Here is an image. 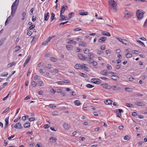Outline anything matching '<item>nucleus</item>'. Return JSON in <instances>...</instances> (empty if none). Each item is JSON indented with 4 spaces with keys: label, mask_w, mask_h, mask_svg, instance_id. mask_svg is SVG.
I'll use <instances>...</instances> for the list:
<instances>
[{
    "label": "nucleus",
    "mask_w": 147,
    "mask_h": 147,
    "mask_svg": "<svg viewBox=\"0 0 147 147\" xmlns=\"http://www.w3.org/2000/svg\"><path fill=\"white\" fill-rule=\"evenodd\" d=\"M105 45H102L100 47V49L102 50H104L105 49Z\"/></svg>",
    "instance_id": "obj_62"
},
{
    "label": "nucleus",
    "mask_w": 147,
    "mask_h": 147,
    "mask_svg": "<svg viewBox=\"0 0 147 147\" xmlns=\"http://www.w3.org/2000/svg\"><path fill=\"white\" fill-rule=\"evenodd\" d=\"M108 2L109 5L111 6V8L113 9V11L116 12L118 9L117 3L114 0H109Z\"/></svg>",
    "instance_id": "obj_2"
},
{
    "label": "nucleus",
    "mask_w": 147,
    "mask_h": 147,
    "mask_svg": "<svg viewBox=\"0 0 147 147\" xmlns=\"http://www.w3.org/2000/svg\"><path fill=\"white\" fill-rule=\"evenodd\" d=\"M111 78L114 80H117L119 79V77L117 76H111Z\"/></svg>",
    "instance_id": "obj_22"
},
{
    "label": "nucleus",
    "mask_w": 147,
    "mask_h": 147,
    "mask_svg": "<svg viewBox=\"0 0 147 147\" xmlns=\"http://www.w3.org/2000/svg\"><path fill=\"white\" fill-rule=\"evenodd\" d=\"M65 7L67 8V7L66 5L65 6L64 5H63L60 11V16H63V15H62V14L65 11Z\"/></svg>",
    "instance_id": "obj_7"
},
{
    "label": "nucleus",
    "mask_w": 147,
    "mask_h": 147,
    "mask_svg": "<svg viewBox=\"0 0 147 147\" xmlns=\"http://www.w3.org/2000/svg\"><path fill=\"white\" fill-rule=\"evenodd\" d=\"M58 112L57 111H53L52 113V114L54 116L57 115H58Z\"/></svg>",
    "instance_id": "obj_50"
},
{
    "label": "nucleus",
    "mask_w": 147,
    "mask_h": 147,
    "mask_svg": "<svg viewBox=\"0 0 147 147\" xmlns=\"http://www.w3.org/2000/svg\"><path fill=\"white\" fill-rule=\"evenodd\" d=\"M125 56L127 58H129L132 57V55L131 53H128L125 55Z\"/></svg>",
    "instance_id": "obj_36"
},
{
    "label": "nucleus",
    "mask_w": 147,
    "mask_h": 147,
    "mask_svg": "<svg viewBox=\"0 0 147 147\" xmlns=\"http://www.w3.org/2000/svg\"><path fill=\"white\" fill-rule=\"evenodd\" d=\"M48 42L47 41V40H45V41H44L42 43V45H47L48 43Z\"/></svg>",
    "instance_id": "obj_59"
},
{
    "label": "nucleus",
    "mask_w": 147,
    "mask_h": 147,
    "mask_svg": "<svg viewBox=\"0 0 147 147\" xmlns=\"http://www.w3.org/2000/svg\"><path fill=\"white\" fill-rule=\"evenodd\" d=\"M101 85L104 88L106 89H111L110 86L107 83H104L101 84Z\"/></svg>",
    "instance_id": "obj_6"
},
{
    "label": "nucleus",
    "mask_w": 147,
    "mask_h": 147,
    "mask_svg": "<svg viewBox=\"0 0 147 147\" xmlns=\"http://www.w3.org/2000/svg\"><path fill=\"white\" fill-rule=\"evenodd\" d=\"M24 127L25 128H29L30 127V123L29 122H27L25 123L24 125Z\"/></svg>",
    "instance_id": "obj_24"
},
{
    "label": "nucleus",
    "mask_w": 147,
    "mask_h": 147,
    "mask_svg": "<svg viewBox=\"0 0 147 147\" xmlns=\"http://www.w3.org/2000/svg\"><path fill=\"white\" fill-rule=\"evenodd\" d=\"M131 136L129 135H127L125 136L124 137V139L125 140H129Z\"/></svg>",
    "instance_id": "obj_31"
},
{
    "label": "nucleus",
    "mask_w": 147,
    "mask_h": 147,
    "mask_svg": "<svg viewBox=\"0 0 147 147\" xmlns=\"http://www.w3.org/2000/svg\"><path fill=\"white\" fill-rule=\"evenodd\" d=\"M86 65L84 64V66L83 65V67H82V69L86 71H88V67H87L86 66Z\"/></svg>",
    "instance_id": "obj_34"
},
{
    "label": "nucleus",
    "mask_w": 147,
    "mask_h": 147,
    "mask_svg": "<svg viewBox=\"0 0 147 147\" xmlns=\"http://www.w3.org/2000/svg\"><path fill=\"white\" fill-rule=\"evenodd\" d=\"M129 12H128L127 10H126L124 12L125 15V17L127 18H129L131 16Z\"/></svg>",
    "instance_id": "obj_13"
},
{
    "label": "nucleus",
    "mask_w": 147,
    "mask_h": 147,
    "mask_svg": "<svg viewBox=\"0 0 147 147\" xmlns=\"http://www.w3.org/2000/svg\"><path fill=\"white\" fill-rule=\"evenodd\" d=\"M50 92L51 93H53V94H55L56 92L55 90H54V89H52V88L50 90Z\"/></svg>",
    "instance_id": "obj_60"
},
{
    "label": "nucleus",
    "mask_w": 147,
    "mask_h": 147,
    "mask_svg": "<svg viewBox=\"0 0 147 147\" xmlns=\"http://www.w3.org/2000/svg\"><path fill=\"white\" fill-rule=\"evenodd\" d=\"M137 41L139 43H140V44H141V45L143 47H145V45L143 42H141V41H140V40H138Z\"/></svg>",
    "instance_id": "obj_42"
},
{
    "label": "nucleus",
    "mask_w": 147,
    "mask_h": 147,
    "mask_svg": "<svg viewBox=\"0 0 147 147\" xmlns=\"http://www.w3.org/2000/svg\"><path fill=\"white\" fill-rule=\"evenodd\" d=\"M90 50L87 48H85L84 50V53L87 54L89 52Z\"/></svg>",
    "instance_id": "obj_53"
},
{
    "label": "nucleus",
    "mask_w": 147,
    "mask_h": 147,
    "mask_svg": "<svg viewBox=\"0 0 147 147\" xmlns=\"http://www.w3.org/2000/svg\"><path fill=\"white\" fill-rule=\"evenodd\" d=\"M15 64V63L14 62H11L10 64H8L7 65V67H10Z\"/></svg>",
    "instance_id": "obj_44"
},
{
    "label": "nucleus",
    "mask_w": 147,
    "mask_h": 147,
    "mask_svg": "<svg viewBox=\"0 0 147 147\" xmlns=\"http://www.w3.org/2000/svg\"><path fill=\"white\" fill-rule=\"evenodd\" d=\"M11 17L10 16H9L6 20V22L5 23V25H7L8 24V23L7 22H8L10 20Z\"/></svg>",
    "instance_id": "obj_35"
},
{
    "label": "nucleus",
    "mask_w": 147,
    "mask_h": 147,
    "mask_svg": "<svg viewBox=\"0 0 147 147\" xmlns=\"http://www.w3.org/2000/svg\"><path fill=\"white\" fill-rule=\"evenodd\" d=\"M84 64L82 63V64L80 65L79 64H77L74 66V67L77 69H82L83 65H84Z\"/></svg>",
    "instance_id": "obj_5"
},
{
    "label": "nucleus",
    "mask_w": 147,
    "mask_h": 147,
    "mask_svg": "<svg viewBox=\"0 0 147 147\" xmlns=\"http://www.w3.org/2000/svg\"><path fill=\"white\" fill-rule=\"evenodd\" d=\"M9 117L6 118L5 119V126L4 128V129L6 128V127L8 126V121H9Z\"/></svg>",
    "instance_id": "obj_17"
},
{
    "label": "nucleus",
    "mask_w": 147,
    "mask_h": 147,
    "mask_svg": "<svg viewBox=\"0 0 147 147\" xmlns=\"http://www.w3.org/2000/svg\"><path fill=\"white\" fill-rule=\"evenodd\" d=\"M74 13L73 12H71L68 14V17L69 19H70L72 16H74Z\"/></svg>",
    "instance_id": "obj_39"
},
{
    "label": "nucleus",
    "mask_w": 147,
    "mask_h": 147,
    "mask_svg": "<svg viewBox=\"0 0 147 147\" xmlns=\"http://www.w3.org/2000/svg\"><path fill=\"white\" fill-rule=\"evenodd\" d=\"M58 71V69H55L52 71H51V72L53 73V72L56 73Z\"/></svg>",
    "instance_id": "obj_58"
},
{
    "label": "nucleus",
    "mask_w": 147,
    "mask_h": 147,
    "mask_svg": "<svg viewBox=\"0 0 147 147\" xmlns=\"http://www.w3.org/2000/svg\"><path fill=\"white\" fill-rule=\"evenodd\" d=\"M100 74L102 75L107 76L108 75V72L106 70H102L101 71Z\"/></svg>",
    "instance_id": "obj_12"
},
{
    "label": "nucleus",
    "mask_w": 147,
    "mask_h": 147,
    "mask_svg": "<svg viewBox=\"0 0 147 147\" xmlns=\"http://www.w3.org/2000/svg\"><path fill=\"white\" fill-rule=\"evenodd\" d=\"M135 104L139 106H143L144 105V104L142 102H135Z\"/></svg>",
    "instance_id": "obj_25"
},
{
    "label": "nucleus",
    "mask_w": 147,
    "mask_h": 147,
    "mask_svg": "<svg viewBox=\"0 0 147 147\" xmlns=\"http://www.w3.org/2000/svg\"><path fill=\"white\" fill-rule=\"evenodd\" d=\"M107 69L110 70L112 69V67L111 65H109V64H108L107 66Z\"/></svg>",
    "instance_id": "obj_54"
},
{
    "label": "nucleus",
    "mask_w": 147,
    "mask_h": 147,
    "mask_svg": "<svg viewBox=\"0 0 147 147\" xmlns=\"http://www.w3.org/2000/svg\"><path fill=\"white\" fill-rule=\"evenodd\" d=\"M49 17V13L47 12L46 13H45L44 15V20L45 21H47L48 20Z\"/></svg>",
    "instance_id": "obj_10"
},
{
    "label": "nucleus",
    "mask_w": 147,
    "mask_h": 147,
    "mask_svg": "<svg viewBox=\"0 0 147 147\" xmlns=\"http://www.w3.org/2000/svg\"><path fill=\"white\" fill-rule=\"evenodd\" d=\"M86 86L88 88H91L94 87V86L90 84H88L86 85Z\"/></svg>",
    "instance_id": "obj_40"
},
{
    "label": "nucleus",
    "mask_w": 147,
    "mask_h": 147,
    "mask_svg": "<svg viewBox=\"0 0 147 147\" xmlns=\"http://www.w3.org/2000/svg\"><path fill=\"white\" fill-rule=\"evenodd\" d=\"M78 12L79 14L82 16L86 15L88 14V12L87 11L84 12V11L82 10H79Z\"/></svg>",
    "instance_id": "obj_8"
},
{
    "label": "nucleus",
    "mask_w": 147,
    "mask_h": 147,
    "mask_svg": "<svg viewBox=\"0 0 147 147\" xmlns=\"http://www.w3.org/2000/svg\"><path fill=\"white\" fill-rule=\"evenodd\" d=\"M125 90L127 92H130L132 91L131 89L129 88H125Z\"/></svg>",
    "instance_id": "obj_47"
},
{
    "label": "nucleus",
    "mask_w": 147,
    "mask_h": 147,
    "mask_svg": "<svg viewBox=\"0 0 147 147\" xmlns=\"http://www.w3.org/2000/svg\"><path fill=\"white\" fill-rule=\"evenodd\" d=\"M101 34L107 36H110L111 34L109 33L106 31H103L101 32Z\"/></svg>",
    "instance_id": "obj_21"
},
{
    "label": "nucleus",
    "mask_w": 147,
    "mask_h": 147,
    "mask_svg": "<svg viewBox=\"0 0 147 147\" xmlns=\"http://www.w3.org/2000/svg\"><path fill=\"white\" fill-rule=\"evenodd\" d=\"M51 21H52L54 19H55V18H54L55 17V15L53 13H51Z\"/></svg>",
    "instance_id": "obj_29"
},
{
    "label": "nucleus",
    "mask_w": 147,
    "mask_h": 147,
    "mask_svg": "<svg viewBox=\"0 0 147 147\" xmlns=\"http://www.w3.org/2000/svg\"><path fill=\"white\" fill-rule=\"evenodd\" d=\"M20 47L18 46H16L14 48V51L15 52H16L18 51L20 49Z\"/></svg>",
    "instance_id": "obj_33"
},
{
    "label": "nucleus",
    "mask_w": 147,
    "mask_h": 147,
    "mask_svg": "<svg viewBox=\"0 0 147 147\" xmlns=\"http://www.w3.org/2000/svg\"><path fill=\"white\" fill-rule=\"evenodd\" d=\"M67 49L71 51L72 50V46L71 45H66Z\"/></svg>",
    "instance_id": "obj_26"
},
{
    "label": "nucleus",
    "mask_w": 147,
    "mask_h": 147,
    "mask_svg": "<svg viewBox=\"0 0 147 147\" xmlns=\"http://www.w3.org/2000/svg\"><path fill=\"white\" fill-rule=\"evenodd\" d=\"M31 84L33 87H34L36 86L37 83L34 81H32L31 82Z\"/></svg>",
    "instance_id": "obj_38"
},
{
    "label": "nucleus",
    "mask_w": 147,
    "mask_h": 147,
    "mask_svg": "<svg viewBox=\"0 0 147 147\" xmlns=\"http://www.w3.org/2000/svg\"><path fill=\"white\" fill-rule=\"evenodd\" d=\"M107 38L106 37H101L98 40V41L99 42H104L106 40Z\"/></svg>",
    "instance_id": "obj_20"
},
{
    "label": "nucleus",
    "mask_w": 147,
    "mask_h": 147,
    "mask_svg": "<svg viewBox=\"0 0 147 147\" xmlns=\"http://www.w3.org/2000/svg\"><path fill=\"white\" fill-rule=\"evenodd\" d=\"M36 16H32V21L33 22L35 21V20H36Z\"/></svg>",
    "instance_id": "obj_57"
},
{
    "label": "nucleus",
    "mask_w": 147,
    "mask_h": 147,
    "mask_svg": "<svg viewBox=\"0 0 147 147\" xmlns=\"http://www.w3.org/2000/svg\"><path fill=\"white\" fill-rule=\"evenodd\" d=\"M111 88H112L114 90H119L120 88L116 85H113L110 86Z\"/></svg>",
    "instance_id": "obj_16"
},
{
    "label": "nucleus",
    "mask_w": 147,
    "mask_h": 147,
    "mask_svg": "<svg viewBox=\"0 0 147 147\" xmlns=\"http://www.w3.org/2000/svg\"><path fill=\"white\" fill-rule=\"evenodd\" d=\"M26 117H27V118H29L28 116L27 115L25 116H23V117H22V120L23 121H25L26 119Z\"/></svg>",
    "instance_id": "obj_52"
},
{
    "label": "nucleus",
    "mask_w": 147,
    "mask_h": 147,
    "mask_svg": "<svg viewBox=\"0 0 147 147\" xmlns=\"http://www.w3.org/2000/svg\"><path fill=\"white\" fill-rule=\"evenodd\" d=\"M50 60L52 61L55 62L57 60V59L54 57L50 58Z\"/></svg>",
    "instance_id": "obj_48"
},
{
    "label": "nucleus",
    "mask_w": 147,
    "mask_h": 147,
    "mask_svg": "<svg viewBox=\"0 0 147 147\" xmlns=\"http://www.w3.org/2000/svg\"><path fill=\"white\" fill-rule=\"evenodd\" d=\"M19 0H15V2L12 4L11 7V15L12 17L14 16V13L17 8L19 4Z\"/></svg>",
    "instance_id": "obj_1"
},
{
    "label": "nucleus",
    "mask_w": 147,
    "mask_h": 147,
    "mask_svg": "<svg viewBox=\"0 0 147 147\" xmlns=\"http://www.w3.org/2000/svg\"><path fill=\"white\" fill-rule=\"evenodd\" d=\"M34 10V8H32L30 11V15H32L33 14V11Z\"/></svg>",
    "instance_id": "obj_55"
},
{
    "label": "nucleus",
    "mask_w": 147,
    "mask_h": 147,
    "mask_svg": "<svg viewBox=\"0 0 147 147\" xmlns=\"http://www.w3.org/2000/svg\"><path fill=\"white\" fill-rule=\"evenodd\" d=\"M57 140V139L56 138H54L53 137H51L50 139V142L54 143Z\"/></svg>",
    "instance_id": "obj_28"
},
{
    "label": "nucleus",
    "mask_w": 147,
    "mask_h": 147,
    "mask_svg": "<svg viewBox=\"0 0 147 147\" xmlns=\"http://www.w3.org/2000/svg\"><path fill=\"white\" fill-rule=\"evenodd\" d=\"M39 85L40 86H43L44 85V83L42 81H39L38 82Z\"/></svg>",
    "instance_id": "obj_46"
},
{
    "label": "nucleus",
    "mask_w": 147,
    "mask_h": 147,
    "mask_svg": "<svg viewBox=\"0 0 147 147\" xmlns=\"http://www.w3.org/2000/svg\"><path fill=\"white\" fill-rule=\"evenodd\" d=\"M5 73H6V74H1L0 75V76L1 77H3V76L6 77V76H7L8 75V73L7 72H5Z\"/></svg>",
    "instance_id": "obj_51"
},
{
    "label": "nucleus",
    "mask_w": 147,
    "mask_h": 147,
    "mask_svg": "<svg viewBox=\"0 0 147 147\" xmlns=\"http://www.w3.org/2000/svg\"><path fill=\"white\" fill-rule=\"evenodd\" d=\"M79 45L85 47L86 46V43L84 42L80 41L79 42Z\"/></svg>",
    "instance_id": "obj_18"
},
{
    "label": "nucleus",
    "mask_w": 147,
    "mask_h": 147,
    "mask_svg": "<svg viewBox=\"0 0 147 147\" xmlns=\"http://www.w3.org/2000/svg\"><path fill=\"white\" fill-rule=\"evenodd\" d=\"M14 127L17 129L20 128L21 129L22 128L21 127V124L20 123L18 122L16 123L15 125L14 126Z\"/></svg>",
    "instance_id": "obj_15"
},
{
    "label": "nucleus",
    "mask_w": 147,
    "mask_h": 147,
    "mask_svg": "<svg viewBox=\"0 0 147 147\" xmlns=\"http://www.w3.org/2000/svg\"><path fill=\"white\" fill-rule=\"evenodd\" d=\"M5 39V38H2L0 40V46H1L3 43L4 42V41Z\"/></svg>",
    "instance_id": "obj_41"
},
{
    "label": "nucleus",
    "mask_w": 147,
    "mask_h": 147,
    "mask_svg": "<svg viewBox=\"0 0 147 147\" xmlns=\"http://www.w3.org/2000/svg\"><path fill=\"white\" fill-rule=\"evenodd\" d=\"M125 105L129 107L132 108L133 107V105L130 103H126Z\"/></svg>",
    "instance_id": "obj_37"
},
{
    "label": "nucleus",
    "mask_w": 147,
    "mask_h": 147,
    "mask_svg": "<svg viewBox=\"0 0 147 147\" xmlns=\"http://www.w3.org/2000/svg\"><path fill=\"white\" fill-rule=\"evenodd\" d=\"M136 14L138 20H141L143 17L144 13L141 10H138L136 12Z\"/></svg>",
    "instance_id": "obj_3"
},
{
    "label": "nucleus",
    "mask_w": 147,
    "mask_h": 147,
    "mask_svg": "<svg viewBox=\"0 0 147 147\" xmlns=\"http://www.w3.org/2000/svg\"><path fill=\"white\" fill-rule=\"evenodd\" d=\"M39 71L40 73L43 74L45 73V71L44 69H40Z\"/></svg>",
    "instance_id": "obj_64"
},
{
    "label": "nucleus",
    "mask_w": 147,
    "mask_h": 147,
    "mask_svg": "<svg viewBox=\"0 0 147 147\" xmlns=\"http://www.w3.org/2000/svg\"><path fill=\"white\" fill-rule=\"evenodd\" d=\"M49 107L50 108L54 109L56 107V106H55L53 104H50L49 105Z\"/></svg>",
    "instance_id": "obj_49"
},
{
    "label": "nucleus",
    "mask_w": 147,
    "mask_h": 147,
    "mask_svg": "<svg viewBox=\"0 0 147 147\" xmlns=\"http://www.w3.org/2000/svg\"><path fill=\"white\" fill-rule=\"evenodd\" d=\"M75 105L76 106H79L81 104V103L78 100H76L74 101Z\"/></svg>",
    "instance_id": "obj_30"
},
{
    "label": "nucleus",
    "mask_w": 147,
    "mask_h": 147,
    "mask_svg": "<svg viewBox=\"0 0 147 147\" xmlns=\"http://www.w3.org/2000/svg\"><path fill=\"white\" fill-rule=\"evenodd\" d=\"M31 56L29 55L28 56L27 59L26 60L24 64L23 65V67H25L27 65V64L28 63L30 59L31 58Z\"/></svg>",
    "instance_id": "obj_11"
},
{
    "label": "nucleus",
    "mask_w": 147,
    "mask_h": 147,
    "mask_svg": "<svg viewBox=\"0 0 147 147\" xmlns=\"http://www.w3.org/2000/svg\"><path fill=\"white\" fill-rule=\"evenodd\" d=\"M60 18L59 19V20L60 21H62L64 20H67L69 19L66 16H64L63 15V16H60Z\"/></svg>",
    "instance_id": "obj_14"
},
{
    "label": "nucleus",
    "mask_w": 147,
    "mask_h": 147,
    "mask_svg": "<svg viewBox=\"0 0 147 147\" xmlns=\"http://www.w3.org/2000/svg\"><path fill=\"white\" fill-rule=\"evenodd\" d=\"M57 83L59 84H63V81H57L56 82Z\"/></svg>",
    "instance_id": "obj_63"
},
{
    "label": "nucleus",
    "mask_w": 147,
    "mask_h": 147,
    "mask_svg": "<svg viewBox=\"0 0 147 147\" xmlns=\"http://www.w3.org/2000/svg\"><path fill=\"white\" fill-rule=\"evenodd\" d=\"M78 57L81 60H84L85 61L86 60V57L84 56L83 55L80 54H78Z\"/></svg>",
    "instance_id": "obj_9"
},
{
    "label": "nucleus",
    "mask_w": 147,
    "mask_h": 147,
    "mask_svg": "<svg viewBox=\"0 0 147 147\" xmlns=\"http://www.w3.org/2000/svg\"><path fill=\"white\" fill-rule=\"evenodd\" d=\"M35 27V25L33 24L31 25L30 26L29 28H28V30H31L33 29Z\"/></svg>",
    "instance_id": "obj_43"
},
{
    "label": "nucleus",
    "mask_w": 147,
    "mask_h": 147,
    "mask_svg": "<svg viewBox=\"0 0 147 147\" xmlns=\"http://www.w3.org/2000/svg\"><path fill=\"white\" fill-rule=\"evenodd\" d=\"M63 127L65 129H68L70 127V126L67 123H65L63 125Z\"/></svg>",
    "instance_id": "obj_23"
},
{
    "label": "nucleus",
    "mask_w": 147,
    "mask_h": 147,
    "mask_svg": "<svg viewBox=\"0 0 147 147\" xmlns=\"http://www.w3.org/2000/svg\"><path fill=\"white\" fill-rule=\"evenodd\" d=\"M86 60L88 61V62L90 63H92L94 61V60L92 58L87 59Z\"/></svg>",
    "instance_id": "obj_32"
},
{
    "label": "nucleus",
    "mask_w": 147,
    "mask_h": 147,
    "mask_svg": "<svg viewBox=\"0 0 147 147\" xmlns=\"http://www.w3.org/2000/svg\"><path fill=\"white\" fill-rule=\"evenodd\" d=\"M113 101L110 100H105L104 101V102L106 105L111 104Z\"/></svg>",
    "instance_id": "obj_19"
},
{
    "label": "nucleus",
    "mask_w": 147,
    "mask_h": 147,
    "mask_svg": "<svg viewBox=\"0 0 147 147\" xmlns=\"http://www.w3.org/2000/svg\"><path fill=\"white\" fill-rule=\"evenodd\" d=\"M55 36V35L50 36L46 40H47L48 42H49L53 38H54Z\"/></svg>",
    "instance_id": "obj_45"
},
{
    "label": "nucleus",
    "mask_w": 147,
    "mask_h": 147,
    "mask_svg": "<svg viewBox=\"0 0 147 147\" xmlns=\"http://www.w3.org/2000/svg\"><path fill=\"white\" fill-rule=\"evenodd\" d=\"M91 82L94 84H99L102 83V80L98 78H92Z\"/></svg>",
    "instance_id": "obj_4"
},
{
    "label": "nucleus",
    "mask_w": 147,
    "mask_h": 147,
    "mask_svg": "<svg viewBox=\"0 0 147 147\" xmlns=\"http://www.w3.org/2000/svg\"><path fill=\"white\" fill-rule=\"evenodd\" d=\"M67 43L69 44L72 43L74 45L76 44V41H74L72 40H70L69 39L68 40Z\"/></svg>",
    "instance_id": "obj_27"
},
{
    "label": "nucleus",
    "mask_w": 147,
    "mask_h": 147,
    "mask_svg": "<svg viewBox=\"0 0 147 147\" xmlns=\"http://www.w3.org/2000/svg\"><path fill=\"white\" fill-rule=\"evenodd\" d=\"M63 84L64 83L67 84H70L71 82L69 80H65L64 81H63Z\"/></svg>",
    "instance_id": "obj_56"
},
{
    "label": "nucleus",
    "mask_w": 147,
    "mask_h": 147,
    "mask_svg": "<svg viewBox=\"0 0 147 147\" xmlns=\"http://www.w3.org/2000/svg\"><path fill=\"white\" fill-rule=\"evenodd\" d=\"M35 119L34 118L32 117L29 119V121L31 122L34 121Z\"/></svg>",
    "instance_id": "obj_61"
}]
</instances>
